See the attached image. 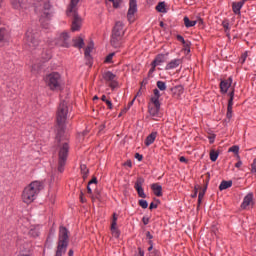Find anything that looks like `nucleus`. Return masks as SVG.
<instances>
[{
	"instance_id": "1",
	"label": "nucleus",
	"mask_w": 256,
	"mask_h": 256,
	"mask_svg": "<svg viewBox=\"0 0 256 256\" xmlns=\"http://www.w3.org/2000/svg\"><path fill=\"white\" fill-rule=\"evenodd\" d=\"M56 139L58 141V147H59L58 171L62 173L66 165L70 147H69L68 140L61 139L60 134L57 135Z\"/></svg>"
},
{
	"instance_id": "2",
	"label": "nucleus",
	"mask_w": 256,
	"mask_h": 256,
	"mask_svg": "<svg viewBox=\"0 0 256 256\" xmlns=\"http://www.w3.org/2000/svg\"><path fill=\"white\" fill-rule=\"evenodd\" d=\"M45 83L50 91H61L64 85L63 76L60 72H50L45 76Z\"/></svg>"
},
{
	"instance_id": "3",
	"label": "nucleus",
	"mask_w": 256,
	"mask_h": 256,
	"mask_svg": "<svg viewBox=\"0 0 256 256\" xmlns=\"http://www.w3.org/2000/svg\"><path fill=\"white\" fill-rule=\"evenodd\" d=\"M79 4V0H71L69 8L67 10L68 16H72V26L71 29L73 32L80 30L82 26V18L77 14V6Z\"/></svg>"
},
{
	"instance_id": "4",
	"label": "nucleus",
	"mask_w": 256,
	"mask_h": 256,
	"mask_svg": "<svg viewBox=\"0 0 256 256\" xmlns=\"http://www.w3.org/2000/svg\"><path fill=\"white\" fill-rule=\"evenodd\" d=\"M69 243V232L65 226L59 229L58 247L55 256H63L65 254Z\"/></svg>"
},
{
	"instance_id": "5",
	"label": "nucleus",
	"mask_w": 256,
	"mask_h": 256,
	"mask_svg": "<svg viewBox=\"0 0 256 256\" xmlns=\"http://www.w3.org/2000/svg\"><path fill=\"white\" fill-rule=\"evenodd\" d=\"M125 34V28L123 22H116L114 28L112 29L111 44L114 48L121 46L122 38Z\"/></svg>"
},
{
	"instance_id": "6",
	"label": "nucleus",
	"mask_w": 256,
	"mask_h": 256,
	"mask_svg": "<svg viewBox=\"0 0 256 256\" xmlns=\"http://www.w3.org/2000/svg\"><path fill=\"white\" fill-rule=\"evenodd\" d=\"M68 111V101H61L56 115V121L60 131H63L65 128Z\"/></svg>"
},
{
	"instance_id": "7",
	"label": "nucleus",
	"mask_w": 256,
	"mask_h": 256,
	"mask_svg": "<svg viewBox=\"0 0 256 256\" xmlns=\"http://www.w3.org/2000/svg\"><path fill=\"white\" fill-rule=\"evenodd\" d=\"M22 201L26 205L33 203V182L26 186L22 192Z\"/></svg>"
},
{
	"instance_id": "8",
	"label": "nucleus",
	"mask_w": 256,
	"mask_h": 256,
	"mask_svg": "<svg viewBox=\"0 0 256 256\" xmlns=\"http://www.w3.org/2000/svg\"><path fill=\"white\" fill-rule=\"evenodd\" d=\"M11 43V32L6 28H0V47H7Z\"/></svg>"
},
{
	"instance_id": "9",
	"label": "nucleus",
	"mask_w": 256,
	"mask_h": 256,
	"mask_svg": "<svg viewBox=\"0 0 256 256\" xmlns=\"http://www.w3.org/2000/svg\"><path fill=\"white\" fill-rule=\"evenodd\" d=\"M55 43L58 46H63L64 48H69L71 46V44H70V36H69L68 32H62L56 39Z\"/></svg>"
},
{
	"instance_id": "10",
	"label": "nucleus",
	"mask_w": 256,
	"mask_h": 256,
	"mask_svg": "<svg viewBox=\"0 0 256 256\" xmlns=\"http://www.w3.org/2000/svg\"><path fill=\"white\" fill-rule=\"evenodd\" d=\"M136 12H137V2L136 0H130L128 14H127V18L129 22H134Z\"/></svg>"
},
{
	"instance_id": "11",
	"label": "nucleus",
	"mask_w": 256,
	"mask_h": 256,
	"mask_svg": "<svg viewBox=\"0 0 256 256\" xmlns=\"http://www.w3.org/2000/svg\"><path fill=\"white\" fill-rule=\"evenodd\" d=\"M143 183H145L144 177H138L136 179V183L134 184V187H135L136 191L138 192V196L140 198L144 199V198H147V196L143 190Z\"/></svg>"
},
{
	"instance_id": "12",
	"label": "nucleus",
	"mask_w": 256,
	"mask_h": 256,
	"mask_svg": "<svg viewBox=\"0 0 256 256\" xmlns=\"http://www.w3.org/2000/svg\"><path fill=\"white\" fill-rule=\"evenodd\" d=\"M52 16L51 4L46 2L43 6V12L40 18V22H44V20H49Z\"/></svg>"
},
{
	"instance_id": "13",
	"label": "nucleus",
	"mask_w": 256,
	"mask_h": 256,
	"mask_svg": "<svg viewBox=\"0 0 256 256\" xmlns=\"http://www.w3.org/2000/svg\"><path fill=\"white\" fill-rule=\"evenodd\" d=\"M14 9H27V4H31L33 0H10Z\"/></svg>"
},
{
	"instance_id": "14",
	"label": "nucleus",
	"mask_w": 256,
	"mask_h": 256,
	"mask_svg": "<svg viewBox=\"0 0 256 256\" xmlns=\"http://www.w3.org/2000/svg\"><path fill=\"white\" fill-rule=\"evenodd\" d=\"M233 83L232 76H229L226 80H221L220 82V89L222 93H227L228 89H230L231 85Z\"/></svg>"
},
{
	"instance_id": "15",
	"label": "nucleus",
	"mask_w": 256,
	"mask_h": 256,
	"mask_svg": "<svg viewBox=\"0 0 256 256\" xmlns=\"http://www.w3.org/2000/svg\"><path fill=\"white\" fill-rule=\"evenodd\" d=\"M183 60L182 58H174L173 60H170L165 66L166 70H172L173 68H177L182 64Z\"/></svg>"
},
{
	"instance_id": "16",
	"label": "nucleus",
	"mask_w": 256,
	"mask_h": 256,
	"mask_svg": "<svg viewBox=\"0 0 256 256\" xmlns=\"http://www.w3.org/2000/svg\"><path fill=\"white\" fill-rule=\"evenodd\" d=\"M153 93H154V96L151 97V101H152V103H154L157 106L158 111H160L161 103L159 102V99L161 97V93H160L159 89H154Z\"/></svg>"
},
{
	"instance_id": "17",
	"label": "nucleus",
	"mask_w": 256,
	"mask_h": 256,
	"mask_svg": "<svg viewBox=\"0 0 256 256\" xmlns=\"http://www.w3.org/2000/svg\"><path fill=\"white\" fill-rule=\"evenodd\" d=\"M148 111H149V114L152 116V117H159V109H158V106L153 103V101L151 100V103H149L148 105Z\"/></svg>"
},
{
	"instance_id": "18",
	"label": "nucleus",
	"mask_w": 256,
	"mask_h": 256,
	"mask_svg": "<svg viewBox=\"0 0 256 256\" xmlns=\"http://www.w3.org/2000/svg\"><path fill=\"white\" fill-rule=\"evenodd\" d=\"M243 3L242 0L240 2H233L232 4V10L234 12V14H236L237 16H241V10L243 8Z\"/></svg>"
},
{
	"instance_id": "19",
	"label": "nucleus",
	"mask_w": 256,
	"mask_h": 256,
	"mask_svg": "<svg viewBox=\"0 0 256 256\" xmlns=\"http://www.w3.org/2000/svg\"><path fill=\"white\" fill-rule=\"evenodd\" d=\"M103 79L106 81V83H109V87H111V83L114 79V73L111 72V70H107V72H104Z\"/></svg>"
},
{
	"instance_id": "20",
	"label": "nucleus",
	"mask_w": 256,
	"mask_h": 256,
	"mask_svg": "<svg viewBox=\"0 0 256 256\" xmlns=\"http://www.w3.org/2000/svg\"><path fill=\"white\" fill-rule=\"evenodd\" d=\"M157 135H158L157 131H153L152 133H150V135H148L145 139V145L146 146L152 145V143H154Z\"/></svg>"
},
{
	"instance_id": "21",
	"label": "nucleus",
	"mask_w": 256,
	"mask_h": 256,
	"mask_svg": "<svg viewBox=\"0 0 256 256\" xmlns=\"http://www.w3.org/2000/svg\"><path fill=\"white\" fill-rule=\"evenodd\" d=\"M155 196L161 197L163 196V188L160 186V184H152L151 186Z\"/></svg>"
},
{
	"instance_id": "22",
	"label": "nucleus",
	"mask_w": 256,
	"mask_h": 256,
	"mask_svg": "<svg viewBox=\"0 0 256 256\" xmlns=\"http://www.w3.org/2000/svg\"><path fill=\"white\" fill-rule=\"evenodd\" d=\"M253 194H247V196H245L244 201L242 202V208H247V206H251L252 202H253Z\"/></svg>"
},
{
	"instance_id": "23",
	"label": "nucleus",
	"mask_w": 256,
	"mask_h": 256,
	"mask_svg": "<svg viewBox=\"0 0 256 256\" xmlns=\"http://www.w3.org/2000/svg\"><path fill=\"white\" fill-rule=\"evenodd\" d=\"M45 184L44 182H38V180H34V198H35V194H39L41 189H44Z\"/></svg>"
},
{
	"instance_id": "24",
	"label": "nucleus",
	"mask_w": 256,
	"mask_h": 256,
	"mask_svg": "<svg viewBox=\"0 0 256 256\" xmlns=\"http://www.w3.org/2000/svg\"><path fill=\"white\" fill-rule=\"evenodd\" d=\"M24 41L28 45H31V43H33V30H28L26 32L25 37H24Z\"/></svg>"
},
{
	"instance_id": "25",
	"label": "nucleus",
	"mask_w": 256,
	"mask_h": 256,
	"mask_svg": "<svg viewBox=\"0 0 256 256\" xmlns=\"http://www.w3.org/2000/svg\"><path fill=\"white\" fill-rule=\"evenodd\" d=\"M196 24V20H190L188 16H184V25L186 26V28H192L193 26H196Z\"/></svg>"
},
{
	"instance_id": "26",
	"label": "nucleus",
	"mask_w": 256,
	"mask_h": 256,
	"mask_svg": "<svg viewBox=\"0 0 256 256\" xmlns=\"http://www.w3.org/2000/svg\"><path fill=\"white\" fill-rule=\"evenodd\" d=\"M96 185H97V177H92V179H90V182H88V186H87L88 194H92V187H96Z\"/></svg>"
},
{
	"instance_id": "27",
	"label": "nucleus",
	"mask_w": 256,
	"mask_h": 256,
	"mask_svg": "<svg viewBox=\"0 0 256 256\" xmlns=\"http://www.w3.org/2000/svg\"><path fill=\"white\" fill-rule=\"evenodd\" d=\"M93 48H94V44L92 42H90V44H88V46L84 50V55L88 60H90V58H91V52H92Z\"/></svg>"
},
{
	"instance_id": "28",
	"label": "nucleus",
	"mask_w": 256,
	"mask_h": 256,
	"mask_svg": "<svg viewBox=\"0 0 256 256\" xmlns=\"http://www.w3.org/2000/svg\"><path fill=\"white\" fill-rule=\"evenodd\" d=\"M155 59H156V66H159L167 60V56H165V54H157Z\"/></svg>"
},
{
	"instance_id": "29",
	"label": "nucleus",
	"mask_w": 256,
	"mask_h": 256,
	"mask_svg": "<svg viewBox=\"0 0 256 256\" xmlns=\"http://www.w3.org/2000/svg\"><path fill=\"white\" fill-rule=\"evenodd\" d=\"M73 42H74V46L76 48H83V46H84V40H83V38H81V36L74 38Z\"/></svg>"
},
{
	"instance_id": "30",
	"label": "nucleus",
	"mask_w": 256,
	"mask_h": 256,
	"mask_svg": "<svg viewBox=\"0 0 256 256\" xmlns=\"http://www.w3.org/2000/svg\"><path fill=\"white\" fill-rule=\"evenodd\" d=\"M173 92H174V95H177L178 97H180V95H183L184 93V86H182V84L175 86Z\"/></svg>"
},
{
	"instance_id": "31",
	"label": "nucleus",
	"mask_w": 256,
	"mask_h": 256,
	"mask_svg": "<svg viewBox=\"0 0 256 256\" xmlns=\"http://www.w3.org/2000/svg\"><path fill=\"white\" fill-rule=\"evenodd\" d=\"M80 170L82 172V177L84 179H86L89 175V169H88L87 165H80Z\"/></svg>"
},
{
	"instance_id": "32",
	"label": "nucleus",
	"mask_w": 256,
	"mask_h": 256,
	"mask_svg": "<svg viewBox=\"0 0 256 256\" xmlns=\"http://www.w3.org/2000/svg\"><path fill=\"white\" fill-rule=\"evenodd\" d=\"M157 88L159 89V91H166L167 90L166 82H163V80H157Z\"/></svg>"
},
{
	"instance_id": "33",
	"label": "nucleus",
	"mask_w": 256,
	"mask_h": 256,
	"mask_svg": "<svg viewBox=\"0 0 256 256\" xmlns=\"http://www.w3.org/2000/svg\"><path fill=\"white\" fill-rule=\"evenodd\" d=\"M218 157H219V152L215 151V149H212L210 151V159H211V161H217Z\"/></svg>"
},
{
	"instance_id": "34",
	"label": "nucleus",
	"mask_w": 256,
	"mask_h": 256,
	"mask_svg": "<svg viewBox=\"0 0 256 256\" xmlns=\"http://www.w3.org/2000/svg\"><path fill=\"white\" fill-rule=\"evenodd\" d=\"M117 87H118L117 76L116 74H113L112 81L110 82V88L117 89Z\"/></svg>"
},
{
	"instance_id": "35",
	"label": "nucleus",
	"mask_w": 256,
	"mask_h": 256,
	"mask_svg": "<svg viewBox=\"0 0 256 256\" xmlns=\"http://www.w3.org/2000/svg\"><path fill=\"white\" fill-rule=\"evenodd\" d=\"M234 95H235V89H232L231 93H229L230 99L228 100V103L231 109H233V105H234Z\"/></svg>"
},
{
	"instance_id": "36",
	"label": "nucleus",
	"mask_w": 256,
	"mask_h": 256,
	"mask_svg": "<svg viewBox=\"0 0 256 256\" xmlns=\"http://www.w3.org/2000/svg\"><path fill=\"white\" fill-rule=\"evenodd\" d=\"M156 10L158 12H166L165 2H159V4H157V6H156Z\"/></svg>"
},
{
	"instance_id": "37",
	"label": "nucleus",
	"mask_w": 256,
	"mask_h": 256,
	"mask_svg": "<svg viewBox=\"0 0 256 256\" xmlns=\"http://www.w3.org/2000/svg\"><path fill=\"white\" fill-rule=\"evenodd\" d=\"M232 182H226V180H223V182H221L219 189H228V187H231Z\"/></svg>"
},
{
	"instance_id": "38",
	"label": "nucleus",
	"mask_w": 256,
	"mask_h": 256,
	"mask_svg": "<svg viewBox=\"0 0 256 256\" xmlns=\"http://www.w3.org/2000/svg\"><path fill=\"white\" fill-rule=\"evenodd\" d=\"M233 117V109L231 105L228 102V107H227V119H232Z\"/></svg>"
},
{
	"instance_id": "39",
	"label": "nucleus",
	"mask_w": 256,
	"mask_h": 256,
	"mask_svg": "<svg viewBox=\"0 0 256 256\" xmlns=\"http://www.w3.org/2000/svg\"><path fill=\"white\" fill-rule=\"evenodd\" d=\"M111 232H112L113 236H115L116 238H118L120 236L117 226H111Z\"/></svg>"
},
{
	"instance_id": "40",
	"label": "nucleus",
	"mask_w": 256,
	"mask_h": 256,
	"mask_svg": "<svg viewBox=\"0 0 256 256\" xmlns=\"http://www.w3.org/2000/svg\"><path fill=\"white\" fill-rule=\"evenodd\" d=\"M156 67H157L156 58H154V60L151 62V68L149 70V74H152L153 72H155Z\"/></svg>"
},
{
	"instance_id": "41",
	"label": "nucleus",
	"mask_w": 256,
	"mask_h": 256,
	"mask_svg": "<svg viewBox=\"0 0 256 256\" xmlns=\"http://www.w3.org/2000/svg\"><path fill=\"white\" fill-rule=\"evenodd\" d=\"M205 193H206V190H201V192H199V195H198V204H201L204 196H205Z\"/></svg>"
},
{
	"instance_id": "42",
	"label": "nucleus",
	"mask_w": 256,
	"mask_h": 256,
	"mask_svg": "<svg viewBox=\"0 0 256 256\" xmlns=\"http://www.w3.org/2000/svg\"><path fill=\"white\" fill-rule=\"evenodd\" d=\"M139 205H140L141 208H143V209H146V208H148V206H149L147 200H140V201H139Z\"/></svg>"
},
{
	"instance_id": "43",
	"label": "nucleus",
	"mask_w": 256,
	"mask_h": 256,
	"mask_svg": "<svg viewBox=\"0 0 256 256\" xmlns=\"http://www.w3.org/2000/svg\"><path fill=\"white\" fill-rule=\"evenodd\" d=\"M113 56H115V52H111L110 54H108L105 58V62H112Z\"/></svg>"
},
{
	"instance_id": "44",
	"label": "nucleus",
	"mask_w": 256,
	"mask_h": 256,
	"mask_svg": "<svg viewBox=\"0 0 256 256\" xmlns=\"http://www.w3.org/2000/svg\"><path fill=\"white\" fill-rule=\"evenodd\" d=\"M109 2H112L114 8H119L121 4V0H109Z\"/></svg>"
},
{
	"instance_id": "45",
	"label": "nucleus",
	"mask_w": 256,
	"mask_h": 256,
	"mask_svg": "<svg viewBox=\"0 0 256 256\" xmlns=\"http://www.w3.org/2000/svg\"><path fill=\"white\" fill-rule=\"evenodd\" d=\"M229 151H232L233 153H238L239 147L237 145H233L230 147Z\"/></svg>"
},
{
	"instance_id": "46",
	"label": "nucleus",
	"mask_w": 256,
	"mask_h": 256,
	"mask_svg": "<svg viewBox=\"0 0 256 256\" xmlns=\"http://www.w3.org/2000/svg\"><path fill=\"white\" fill-rule=\"evenodd\" d=\"M183 45H184V50L186 52H190V42H186V40H185V44H183Z\"/></svg>"
},
{
	"instance_id": "47",
	"label": "nucleus",
	"mask_w": 256,
	"mask_h": 256,
	"mask_svg": "<svg viewBox=\"0 0 256 256\" xmlns=\"http://www.w3.org/2000/svg\"><path fill=\"white\" fill-rule=\"evenodd\" d=\"M117 220H118V218H117V214H113V221H112V224H111V226H117Z\"/></svg>"
},
{
	"instance_id": "48",
	"label": "nucleus",
	"mask_w": 256,
	"mask_h": 256,
	"mask_svg": "<svg viewBox=\"0 0 256 256\" xmlns=\"http://www.w3.org/2000/svg\"><path fill=\"white\" fill-rule=\"evenodd\" d=\"M177 40H179V42H182V44H186V40L183 36H181V34L177 35Z\"/></svg>"
},
{
	"instance_id": "49",
	"label": "nucleus",
	"mask_w": 256,
	"mask_h": 256,
	"mask_svg": "<svg viewBox=\"0 0 256 256\" xmlns=\"http://www.w3.org/2000/svg\"><path fill=\"white\" fill-rule=\"evenodd\" d=\"M142 222H143V224H144L145 226H147V224H149V222H150V218H147L146 216H144V217L142 218Z\"/></svg>"
},
{
	"instance_id": "50",
	"label": "nucleus",
	"mask_w": 256,
	"mask_h": 256,
	"mask_svg": "<svg viewBox=\"0 0 256 256\" xmlns=\"http://www.w3.org/2000/svg\"><path fill=\"white\" fill-rule=\"evenodd\" d=\"M223 27H224L225 32H227V30H230L229 22H223Z\"/></svg>"
},
{
	"instance_id": "51",
	"label": "nucleus",
	"mask_w": 256,
	"mask_h": 256,
	"mask_svg": "<svg viewBox=\"0 0 256 256\" xmlns=\"http://www.w3.org/2000/svg\"><path fill=\"white\" fill-rule=\"evenodd\" d=\"M106 105H107L108 109H113V103L111 101H109V99H106Z\"/></svg>"
},
{
	"instance_id": "52",
	"label": "nucleus",
	"mask_w": 256,
	"mask_h": 256,
	"mask_svg": "<svg viewBox=\"0 0 256 256\" xmlns=\"http://www.w3.org/2000/svg\"><path fill=\"white\" fill-rule=\"evenodd\" d=\"M155 208H158V204H154V202H151L149 209L154 210Z\"/></svg>"
},
{
	"instance_id": "53",
	"label": "nucleus",
	"mask_w": 256,
	"mask_h": 256,
	"mask_svg": "<svg viewBox=\"0 0 256 256\" xmlns=\"http://www.w3.org/2000/svg\"><path fill=\"white\" fill-rule=\"evenodd\" d=\"M135 157H136V159H138V161H142V159H143V155H141L140 153H136Z\"/></svg>"
},
{
	"instance_id": "54",
	"label": "nucleus",
	"mask_w": 256,
	"mask_h": 256,
	"mask_svg": "<svg viewBox=\"0 0 256 256\" xmlns=\"http://www.w3.org/2000/svg\"><path fill=\"white\" fill-rule=\"evenodd\" d=\"M19 256H31V253H28L26 251L20 252Z\"/></svg>"
},
{
	"instance_id": "55",
	"label": "nucleus",
	"mask_w": 256,
	"mask_h": 256,
	"mask_svg": "<svg viewBox=\"0 0 256 256\" xmlns=\"http://www.w3.org/2000/svg\"><path fill=\"white\" fill-rule=\"evenodd\" d=\"M252 171L256 172V158L253 160V163H252Z\"/></svg>"
},
{
	"instance_id": "56",
	"label": "nucleus",
	"mask_w": 256,
	"mask_h": 256,
	"mask_svg": "<svg viewBox=\"0 0 256 256\" xmlns=\"http://www.w3.org/2000/svg\"><path fill=\"white\" fill-rule=\"evenodd\" d=\"M209 141H210V143H214V141H215V135L210 136V137H209Z\"/></svg>"
},
{
	"instance_id": "57",
	"label": "nucleus",
	"mask_w": 256,
	"mask_h": 256,
	"mask_svg": "<svg viewBox=\"0 0 256 256\" xmlns=\"http://www.w3.org/2000/svg\"><path fill=\"white\" fill-rule=\"evenodd\" d=\"M146 236H147V238H149V240H152V238H153V235L151 234V232H147Z\"/></svg>"
},
{
	"instance_id": "58",
	"label": "nucleus",
	"mask_w": 256,
	"mask_h": 256,
	"mask_svg": "<svg viewBox=\"0 0 256 256\" xmlns=\"http://www.w3.org/2000/svg\"><path fill=\"white\" fill-rule=\"evenodd\" d=\"M196 24H203V20L202 18H198L197 20H195Z\"/></svg>"
},
{
	"instance_id": "59",
	"label": "nucleus",
	"mask_w": 256,
	"mask_h": 256,
	"mask_svg": "<svg viewBox=\"0 0 256 256\" xmlns=\"http://www.w3.org/2000/svg\"><path fill=\"white\" fill-rule=\"evenodd\" d=\"M138 256H145V252H143V250H141V248H139Z\"/></svg>"
},
{
	"instance_id": "60",
	"label": "nucleus",
	"mask_w": 256,
	"mask_h": 256,
	"mask_svg": "<svg viewBox=\"0 0 256 256\" xmlns=\"http://www.w3.org/2000/svg\"><path fill=\"white\" fill-rule=\"evenodd\" d=\"M101 100H102L104 103H107V97H106V95H102Z\"/></svg>"
},
{
	"instance_id": "61",
	"label": "nucleus",
	"mask_w": 256,
	"mask_h": 256,
	"mask_svg": "<svg viewBox=\"0 0 256 256\" xmlns=\"http://www.w3.org/2000/svg\"><path fill=\"white\" fill-rule=\"evenodd\" d=\"M180 161L183 162V163H186L187 159H186V157L182 156V157H180Z\"/></svg>"
},
{
	"instance_id": "62",
	"label": "nucleus",
	"mask_w": 256,
	"mask_h": 256,
	"mask_svg": "<svg viewBox=\"0 0 256 256\" xmlns=\"http://www.w3.org/2000/svg\"><path fill=\"white\" fill-rule=\"evenodd\" d=\"M73 254H74V250L71 249V250L68 251L69 256H73Z\"/></svg>"
},
{
	"instance_id": "63",
	"label": "nucleus",
	"mask_w": 256,
	"mask_h": 256,
	"mask_svg": "<svg viewBox=\"0 0 256 256\" xmlns=\"http://www.w3.org/2000/svg\"><path fill=\"white\" fill-rule=\"evenodd\" d=\"M241 165H242V161H238V162L236 163V167H241Z\"/></svg>"
},
{
	"instance_id": "64",
	"label": "nucleus",
	"mask_w": 256,
	"mask_h": 256,
	"mask_svg": "<svg viewBox=\"0 0 256 256\" xmlns=\"http://www.w3.org/2000/svg\"><path fill=\"white\" fill-rule=\"evenodd\" d=\"M154 256H161L160 252H155Z\"/></svg>"
}]
</instances>
